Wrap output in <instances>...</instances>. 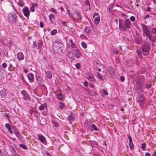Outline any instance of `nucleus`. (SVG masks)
Returning <instances> with one entry per match:
<instances>
[{"mask_svg": "<svg viewBox=\"0 0 156 156\" xmlns=\"http://www.w3.org/2000/svg\"><path fill=\"white\" fill-rule=\"evenodd\" d=\"M149 16H150L149 14H147L144 17V20H145L147 18H148Z\"/></svg>", "mask_w": 156, "mask_h": 156, "instance_id": "13d9d810", "label": "nucleus"}, {"mask_svg": "<svg viewBox=\"0 0 156 156\" xmlns=\"http://www.w3.org/2000/svg\"><path fill=\"white\" fill-rule=\"evenodd\" d=\"M85 4L86 5H88L89 6L90 9V5L89 4V2L88 0H86V1Z\"/></svg>", "mask_w": 156, "mask_h": 156, "instance_id": "a19ab883", "label": "nucleus"}, {"mask_svg": "<svg viewBox=\"0 0 156 156\" xmlns=\"http://www.w3.org/2000/svg\"><path fill=\"white\" fill-rule=\"evenodd\" d=\"M87 79L91 81H93L94 80V77L93 75L91 74H89L87 77Z\"/></svg>", "mask_w": 156, "mask_h": 156, "instance_id": "6ab92c4d", "label": "nucleus"}, {"mask_svg": "<svg viewBox=\"0 0 156 156\" xmlns=\"http://www.w3.org/2000/svg\"><path fill=\"white\" fill-rule=\"evenodd\" d=\"M100 20V19L99 16H98L96 17L94 20L95 24L96 25H98L99 23Z\"/></svg>", "mask_w": 156, "mask_h": 156, "instance_id": "b1692460", "label": "nucleus"}, {"mask_svg": "<svg viewBox=\"0 0 156 156\" xmlns=\"http://www.w3.org/2000/svg\"><path fill=\"white\" fill-rule=\"evenodd\" d=\"M76 68L77 69H79L80 67V65L79 63H77L75 65Z\"/></svg>", "mask_w": 156, "mask_h": 156, "instance_id": "e433bc0d", "label": "nucleus"}, {"mask_svg": "<svg viewBox=\"0 0 156 156\" xmlns=\"http://www.w3.org/2000/svg\"><path fill=\"white\" fill-rule=\"evenodd\" d=\"M150 49V48L148 43L144 44L142 46V50L143 55H148Z\"/></svg>", "mask_w": 156, "mask_h": 156, "instance_id": "20e7f679", "label": "nucleus"}, {"mask_svg": "<svg viewBox=\"0 0 156 156\" xmlns=\"http://www.w3.org/2000/svg\"><path fill=\"white\" fill-rule=\"evenodd\" d=\"M38 5V4L37 3H33L31 5L32 7H35L37 6Z\"/></svg>", "mask_w": 156, "mask_h": 156, "instance_id": "a18cd8bd", "label": "nucleus"}, {"mask_svg": "<svg viewBox=\"0 0 156 156\" xmlns=\"http://www.w3.org/2000/svg\"><path fill=\"white\" fill-rule=\"evenodd\" d=\"M151 10V8L148 7L147 9V11L148 12H150Z\"/></svg>", "mask_w": 156, "mask_h": 156, "instance_id": "680f3d73", "label": "nucleus"}, {"mask_svg": "<svg viewBox=\"0 0 156 156\" xmlns=\"http://www.w3.org/2000/svg\"><path fill=\"white\" fill-rule=\"evenodd\" d=\"M56 95L57 98L60 101H62L63 99L65 98V95L61 93H58Z\"/></svg>", "mask_w": 156, "mask_h": 156, "instance_id": "2eb2a0df", "label": "nucleus"}, {"mask_svg": "<svg viewBox=\"0 0 156 156\" xmlns=\"http://www.w3.org/2000/svg\"><path fill=\"white\" fill-rule=\"evenodd\" d=\"M67 56L68 58L70 59L71 62L74 61L75 59L74 58V55L73 52L72 51H69L67 54Z\"/></svg>", "mask_w": 156, "mask_h": 156, "instance_id": "f8f14e48", "label": "nucleus"}, {"mask_svg": "<svg viewBox=\"0 0 156 156\" xmlns=\"http://www.w3.org/2000/svg\"><path fill=\"white\" fill-rule=\"evenodd\" d=\"M8 19L12 23H15L18 20V18L16 14L15 13H10L8 15Z\"/></svg>", "mask_w": 156, "mask_h": 156, "instance_id": "39448f33", "label": "nucleus"}, {"mask_svg": "<svg viewBox=\"0 0 156 156\" xmlns=\"http://www.w3.org/2000/svg\"><path fill=\"white\" fill-rule=\"evenodd\" d=\"M130 20L132 22H134L135 20V19L134 16H131L130 18Z\"/></svg>", "mask_w": 156, "mask_h": 156, "instance_id": "c03bdc74", "label": "nucleus"}, {"mask_svg": "<svg viewBox=\"0 0 156 156\" xmlns=\"http://www.w3.org/2000/svg\"><path fill=\"white\" fill-rule=\"evenodd\" d=\"M142 27V30L143 33V35H145L147 37L150 41L151 40L152 35L150 30L148 29V26L144 23L141 24Z\"/></svg>", "mask_w": 156, "mask_h": 156, "instance_id": "7ed1b4c3", "label": "nucleus"}, {"mask_svg": "<svg viewBox=\"0 0 156 156\" xmlns=\"http://www.w3.org/2000/svg\"><path fill=\"white\" fill-rule=\"evenodd\" d=\"M151 32L153 34H156V28H153L151 29Z\"/></svg>", "mask_w": 156, "mask_h": 156, "instance_id": "58836bf2", "label": "nucleus"}, {"mask_svg": "<svg viewBox=\"0 0 156 156\" xmlns=\"http://www.w3.org/2000/svg\"><path fill=\"white\" fill-rule=\"evenodd\" d=\"M67 118L69 121H71L73 119V117L72 115H70L67 117Z\"/></svg>", "mask_w": 156, "mask_h": 156, "instance_id": "c9c22d12", "label": "nucleus"}, {"mask_svg": "<svg viewBox=\"0 0 156 156\" xmlns=\"http://www.w3.org/2000/svg\"><path fill=\"white\" fill-rule=\"evenodd\" d=\"M23 12L25 16L28 17L30 16V12L28 7L25 6L22 9Z\"/></svg>", "mask_w": 156, "mask_h": 156, "instance_id": "0eeeda50", "label": "nucleus"}, {"mask_svg": "<svg viewBox=\"0 0 156 156\" xmlns=\"http://www.w3.org/2000/svg\"><path fill=\"white\" fill-rule=\"evenodd\" d=\"M152 156H156V151H154Z\"/></svg>", "mask_w": 156, "mask_h": 156, "instance_id": "774afa93", "label": "nucleus"}, {"mask_svg": "<svg viewBox=\"0 0 156 156\" xmlns=\"http://www.w3.org/2000/svg\"><path fill=\"white\" fill-rule=\"evenodd\" d=\"M22 94L24 99L26 100H29V97L28 96V94L24 90L22 91Z\"/></svg>", "mask_w": 156, "mask_h": 156, "instance_id": "dca6fc26", "label": "nucleus"}, {"mask_svg": "<svg viewBox=\"0 0 156 156\" xmlns=\"http://www.w3.org/2000/svg\"><path fill=\"white\" fill-rule=\"evenodd\" d=\"M137 55L139 58H141L142 56V54L138 50L136 51Z\"/></svg>", "mask_w": 156, "mask_h": 156, "instance_id": "79ce46f5", "label": "nucleus"}, {"mask_svg": "<svg viewBox=\"0 0 156 156\" xmlns=\"http://www.w3.org/2000/svg\"><path fill=\"white\" fill-rule=\"evenodd\" d=\"M17 57L19 60L22 61L24 58V55L22 52H20L17 54Z\"/></svg>", "mask_w": 156, "mask_h": 156, "instance_id": "4468645a", "label": "nucleus"}, {"mask_svg": "<svg viewBox=\"0 0 156 156\" xmlns=\"http://www.w3.org/2000/svg\"><path fill=\"white\" fill-rule=\"evenodd\" d=\"M75 13L76 16V18L73 17V20L74 21H80L82 19V17L81 15L80 12L77 10L75 11Z\"/></svg>", "mask_w": 156, "mask_h": 156, "instance_id": "423d86ee", "label": "nucleus"}, {"mask_svg": "<svg viewBox=\"0 0 156 156\" xmlns=\"http://www.w3.org/2000/svg\"><path fill=\"white\" fill-rule=\"evenodd\" d=\"M63 45L62 43L58 41H55L53 43L52 47L53 52L55 54H59L62 51Z\"/></svg>", "mask_w": 156, "mask_h": 156, "instance_id": "f257e3e1", "label": "nucleus"}, {"mask_svg": "<svg viewBox=\"0 0 156 156\" xmlns=\"http://www.w3.org/2000/svg\"><path fill=\"white\" fill-rule=\"evenodd\" d=\"M40 26L42 28L44 27V23L43 22H40Z\"/></svg>", "mask_w": 156, "mask_h": 156, "instance_id": "6e6d98bb", "label": "nucleus"}, {"mask_svg": "<svg viewBox=\"0 0 156 156\" xmlns=\"http://www.w3.org/2000/svg\"><path fill=\"white\" fill-rule=\"evenodd\" d=\"M14 133L20 141H22L23 138L19 130L17 129H16L14 131Z\"/></svg>", "mask_w": 156, "mask_h": 156, "instance_id": "9d476101", "label": "nucleus"}, {"mask_svg": "<svg viewBox=\"0 0 156 156\" xmlns=\"http://www.w3.org/2000/svg\"><path fill=\"white\" fill-rule=\"evenodd\" d=\"M102 91H103V92L104 94L105 95H108V93L107 92L106 90H105V89H102L101 90Z\"/></svg>", "mask_w": 156, "mask_h": 156, "instance_id": "ea45409f", "label": "nucleus"}, {"mask_svg": "<svg viewBox=\"0 0 156 156\" xmlns=\"http://www.w3.org/2000/svg\"><path fill=\"white\" fill-rule=\"evenodd\" d=\"M19 146L20 147L22 148L24 150H27L28 149L27 147L25 144H21L19 145Z\"/></svg>", "mask_w": 156, "mask_h": 156, "instance_id": "393cba45", "label": "nucleus"}, {"mask_svg": "<svg viewBox=\"0 0 156 156\" xmlns=\"http://www.w3.org/2000/svg\"><path fill=\"white\" fill-rule=\"evenodd\" d=\"M2 67L5 68H6L7 67V64L5 63H3L2 65Z\"/></svg>", "mask_w": 156, "mask_h": 156, "instance_id": "603ef678", "label": "nucleus"}, {"mask_svg": "<svg viewBox=\"0 0 156 156\" xmlns=\"http://www.w3.org/2000/svg\"><path fill=\"white\" fill-rule=\"evenodd\" d=\"M30 9L32 12H34L35 11V9L34 7L31 6L30 8Z\"/></svg>", "mask_w": 156, "mask_h": 156, "instance_id": "4d7b16f0", "label": "nucleus"}, {"mask_svg": "<svg viewBox=\"0 0 156 156\" xmlns=\"http://www.w3.org/2000/svg\"><path fill=\"white\" fill-rule=\"evenodd\" d=\"M38 137L41 142L44 144H46L47 141L45 137L41 134H39L38 136Z\"/></svg>", "mask_w": 156, "mask_h": 156, "instance_id": "1a4fd4ad", "label": "nucleus"}, {"mask_svg": "<svg viewBox=\"0 0 156 156\" xmlns=\"http://www.w3.org/2000/svg\"><path fill=\"white\" fill-rule=\"evenodd\" d=\"M72 51L74 53L75 56L78 58L81 56V53L80 50L78 48L73 49Z\"/></svg>", "mask_w": 156, "mask_h": 156, "instance_id": "6e6552de", "label": "nucleus"}, {"mask_svg": "<svg viewBox=\"0 0 156 156\" xmlns=\"http://www.w3.org/2000/svg\"><path fill=\"white\" fill-rule=\"evenodd\" d=\"M55 18L54 15L53 13L51 14L49 16V18L50 21H51L52 20V18Z\"/></svg>", "mask_w": 156, "mask_h": 156, "instance_id": "c756f323", "label": "nucleus"}, {"mask_svg": "<svg viewBox=\"0 0 156 156\" xmlns=\"http://www.w3.org/2000/svg\"><path fill=\"white\" fill-rule=\"evenodd\" d=\"M81 45L82 47L84 49L86 48L87 46V44L84 42L82 43Z\"/></svg>", "mask_w": 156, "mask_h": 156, "instance_id": "2f4dec72", "label": "nucleus"}, {"mask_svg": "<svg viewBox=\"0 0 156 156\" xmlns=\"http://www.w3.org/2000/svg\"><path fill=\"white\" fill-rule=\"evenodd\" d=\"M151 1L153 2L154 4L156 5V0H151Z\"/></svg>", "mask_w": 156, "mask_h": 156, "instance_id": "338daca9", "label": "nucleus"}, {"mask_svg": "<svg viewBox=\"0 0 156 156\" xmlns=\"http://www.w3.org/2000/svg\"><path fill=\"white\" fill-rule=\"evenodd\" d=\"M57 31L56 29L53 30L51 32V35H54L56 34Z\"/></svg>", "mask_w": 156, "mask_h": 156, "instance_id": "473e14b6", "label": "nucleus"}, {"mask_svg": "<svg viewBox=\"0 0 156 156\" xmlns=\"http://www.w3.org/2000/svg\"><path fill=\"white\" fill-rule=\"evenodd\" d=\"M36 78L37 83L39 85L41 84L44 82V80L42 77L40 75H36Z\"/></svg>", "mask_w": 156, "mask_h": 156, "instance_id": "9b49d317", "label": "nucleus"}, {"mask_svg": "<svg viewBox=\"0 0 156 156\" xmlns=\"http://www.w3.org/2000/svg\"><path fill=\"white\" fill-rule=\"evenodd\" d=\"M137 101L139 103L142 104L144 101V98L143 96H141L138 98Z\"/></svg>", "mask_w": 156, "mask_h": 156, "instance_id": "412c9836", "label": "nucleus"}, {"mask_svg": "<svg viewBox=\"0 0 156 156\" xmlns=\"http://www.w3.org/2000/svg\"><path fill=\"white\" fill-rule=\"evenodd\" d=\"M99 15L98 13H95L94 14L93 17L94 18L95 16H98Z\"/></svg>", "mask_w": 156, "mask_h": 156, "instance_id": "e2e57ef3", "label": "nucleus"}, {"mask_svg": "<svg viewBox=\"0 0 156 156\" xmlns=\"http://www.w3.org/2000/svg\"><path fill=\"white\" fill-rule=\"evenodd\" d=\"M18 4L21 7H23L25 5L24 2L22 1H21L20 0H19Z\"/></svg>", "mask_w": 156, "mask_h": 156, "instance_id": "bb28decb", "label": "nucleus"}, {"mask_svg": "<svg viewBox=\"0 0 156 156\" xmlns=\"http://www.w3.org/2000/svg\"><path fill=\"white\" fill-rule=\"evenodd\" d=\"M53 124H54L55 126L56 127H58L59 126L58 124L55 122H53Z\"/></svg>", "mask_w": 156, "mask_h": 156, "instance_id": "5fc2aeb1", "label": "nucleus"}, {"mask_svg": "<svg viewBox=\"0 0 156 156\" xmlns=\"http://www.w3.org/2000/svg\"><path fill=\"white\" fill-rule=\"evenodd\" d=\"M27 77L30 83H32L34 82V76L32 73H28L27 75Z\"/></svg>", "mask_w": 156, "mask_h": 156, "instance_id": "ddd939ff", "label": "nucleus"}, {"mask_svg": "<svg viewBox=\"0 0 156 156\" xmlns=\"http://www.w3.org/2000/svg\"><path fill=\"white\" fill-rule=\"evenodd\" d=\"M51 11L54 13H56L57 11L56 10L53 8H51L50 9Z\"/></svg>", "mask_w": 156, "mask_h": 156, "instance_id": "37998d69", "label": "nucleus"}, {"mask_svg": "<svg viewBox=\"0 0 156 156\" xmlns=\"http://www.w3.org/2000/svg\"><path fill=\"white\" fill-rule=\"evenodd\" d=\"M92 30L91 27L90 26H87L84 29V31L87 34H90Z\"/></svg>", "mask_w": 156, "mask_h": 156, "instance_id": "f3484780", "label": "nucleus"}, {"mask_svg": "<svg viewBox=\"0 0 156 156\" xmlns=\"http://www.w3.org/2000/svg\"><path fill=\"white\" fill-rule=\"evenodd\" d=\"M59 107L60 109H63L65 107V104L63 102H60L59 103Z\"/></svg>", "mask_w": 156, "mask_h": 156, "instance_id": "5701e85b", "label": "nucleus"}, {"mask_svg": "<svg viewBox=\"0 0 156 156\" xmlns=\"http://www.w3.org/2000/svg\"><path fill=\"white\" fill-rule=\"evenodd\" d=\"M71 46L72 48H73L72 49H73L77 48L76 47V45L74 43H72L71 44Z\"/></svg>", "mask_w": 156, "mask_h": 156, "instance_id": "4c0bfd02", "label": "nucleus"}, {"mask_svg": "<svg viewBox=\"0 0 156 156\" xmlns=\"http://www.w3.org/2000/svg\"><path fill=\"white\" fill-rule=\"evenodd\" d=\"M150 156V153L148 152H147L145 153V156Z\"/></svg>", "mask_w": 156, "mask_h": 156, "instance_id": "0e129e2a", "label": "nucleus"}, {"mask_svg": "<svg viewBox=\"0 0 156 156\" xmlns=\"http://www.w3.org/2000/svg\"><path fill=\"white\" fill-rule=\"evenodd\" d=\"M45 73H46V76L47 78L49 79H51V78L52 77V74L50 71H45Z\"/></svg>", "mask_w": 156, "mask_h": 156, "instance_id": "aec40b11", "label": "nucleus"}, {"mask_svg": "<svg viewBox=\"0 0 156 156\" xmlns=\"http://www.w3.org/2000/svg\"><path fill=\"white\" fill-rule=\"evenodd\" d=\"M45 107V108H47V105L45 103L40 106L39 107V109L40 111L44 110Z\"/></svg>", "mask_w": 156, "mask_h": 156, "instance_id": "4be33fe9", "label": "nucleus"}, {"mask_svg": "<svg viewBox=\"0 0 156 156\" xmlns=\"http://www.w3.org/2000/svg\"><path fill=\"white\" fill-rule=\"evenodd\" d=\"M11 153L13 156H14L16 154H17V153L16 152L15 149L13 147L11 148Z\"/></svg>", "mask_w": 156, "mask_h": 156, "instance_id": "a878e982", "label": "nucleus"}, {"mask_svg": "<svg viewBox=\"0 0 156 156\" xmlns=\"http://www.w3.org/2000/svg\"><path fill=\"white\" fill-rule=\"evenodd\" d=\"M42 46V44L41 43H39L38 44V47L39 48H40Z\"/></svg>", "mask_w": 156, "mask_h": 156, "instance_id": "69168bd1", "label": "nucleus"}, {"mask_svg": "<svg viewBox=\"0 0 156 156\" xmlns=\"http://www.w3.org/2000/svg\"><path fill=\"white\" fill-rule=\"evenodd\" d=\"M120 80L122 82H123L125 80V78L123 76H121L120 77Z\"/></svg>", "mask_w": 156, "mask_h": 156, "instance_id": "8fccbe9b", "label": "nucleus"}, {"mask_svg": "<svg viewBox=\"0 0 156 156\" xmlns=\"http://www.w3.org/2000/svg\"><path fill=\"white\" fill-rule=\"evenodd\" d=\"M5 126L6 128L8 129V131L11 134H12L13 132L11 128V126L8 123H7L5 124Z\"/></svg>", "mask_w": 156, "mask_h": 156, "instance_id": "a211bd4d", "label": "nucleus"}, {"mask_svg": "<svg viewBox=\"0 0 156 156\" xmlns=\"http://www.w3.org/2000/svg\"><path fill=\"white\" fill-rule=\"evenodd\" d=\"M98 78L100 80H103V79L102 76L100 75V73H97Z\"/></svg>", "mask_w": 156, "mask_h": 156, "instance_id": "f704fd0d", "label": "nucleus"}, {"mask_svg": "<svg viewBox=\"0 0 156 156\" xmlns=\"http://www.w3.org/2000/svg\"><path fill=\"white\" fill-rule=\"evenodd\" d=\"M68 14L69 15V16L70 17H72V19H73V16H74V14L71 13L70 12H69V13H68Z\"/></svg>", "mask_w": 156, "mask_h": 156, "instance_id": "49530a36", "label": "nucleus"}, {"mask_svg": "<svg viewBox=\"0 0 156 156\" xmlns=\"http://www.w3.org/2000/svg\"><path fill=\"white\" fill-rule=\"evenodd\" d=\"M151 87V84L150 83L146 85V88L147 89L150 88Z\"/></svg>", "mask_w": 156, "mask_h": 156, "instance_id": "de8ad7c7", "label": "nucleus"}, {"mask_svg": "<svg viewBox=\"0 0 156 156\" xmlns=\"http://www.w3.org/2000/svg\"><path fill=\"white\" fill-rule=\"evenodd\" d=\"M23 71L25 73H27L28 72V70L27 68H24L23 69Z\"/></svg>", "mask_w": 156, "mask_h": 156, "instance_id": "864d4df0", "label": "nucleus"}, {"mask_svg": "<svg viewBox=\"0 0 156 156\" xmlns=\"http://www.w3.org/2000/svg\"><path fill=\"white\" fill-rule=\"evenodd\" d=\"M146 145L145 143H143L141 144V148L143 151H144L145 150Z\"/></svg>", "mask_w": 156, "mask_h": 156, "instance_id": "7c9ffc66", "label": "nucleus"}, {"mask_svg": "<svg viewBox=\"0 0 156 156\" xmlns=\"http://www.w3.org/2000/svg\"><path fill=\"white\" fill-rule=\"evenodd\" d=\"M152 41H154L155 42H156V35H155L153 37V40H152Z\"/></svg>", "mask_w": 156, "mask_h": 156, "instance_id": "052dcab7", "label": "nucleus"}, {"mask_svg": "<svg viewBox=\"0 0 156 156\" xmlns=\"http://www.w3.org/2000/svg\"><path fill=\"white\" fill-rule=\"evenodd\" d=\"M33 48H35L37 46V44L35 41H33Z\"/></svg>", "mask_w": 156, "mask_h": 156, "instance_id": "09e8293b", "label": "nucleus"}, {"mask_svg": "<svg viewBox=\"0 0 156 156\" xmlns=\"http://www.w3.org/2000/svg\"><path fill=\"white\" fill-rule=\"evenodd\" d=\"M124 24L121 23H119V29L122 31H126L128 29L130 28L131 26V22L128 19H126L124 20Z\"/></svg>", "mask_w": 156, "mask_h": 156, "instance_id": "f03ea898", "label": "nucleus"}, {"mask_svg": "<svg viewBox=\"0 0 156 156\" xmlns=\"http://www.w3.org/2000/svg\"><path fill=\"white\" fill-rule=\"evenodd\" d=\"M129 144L130 149L131 150H133V149L134 147V145L133 142L131 143H129Z\"/></svg>", "mask_w": 156, "mask_h": 156, "instance_id": "c85d7f7f", "label": "nucleus"}, {"mask_svg": "<svg viewBox=\"0 0 156 156\" xmlns=\"http://www.w3.org/2000/svg\"><path fill=\"white\" fill-rule=\"evenodd\" d=\"M91 128L93 130H95V131H98V128L97 127H96L95 125L94 124H93L91 125Z\"/></svg>", "mask_w": 156, "mask_h": 156, "instance_id": "cd10ccee", "label": "nucleus"}, {"mask_svg": "<svg viewBox=\"0 0 156 156\" xmlns=\"http://www.w3.org/2000/svg\"><path fill=\"white\" fill-rule=\"evenodd\" d=\"M62 25L64 26V27H65L67 26L66 23V22H62Z\"/></svg>", "mask_w": 156, "mask_h": 156, "instance_id": "bf43d9fd", "label": "nucleus"}, {"mask_svg": "<svg viewBox=\"0 0 156 156\" xmlns=\"http://www.w3.org/2000/svg\"><path fill=\"white\" fill-rule=\"evenodd\" d=\"M128 137L129 140V143H131L133 142V140L131 136L129 135H127Z\"/></svg>", "mask_w": 156, "mask_h": 156, "instance_id": "72a5a7b5", "label": "nucleus"}, {"mask_svg": "<svg viewBox=\"0 0 156 156\" xmlns=\"http://www.w3.org/2000/svg\"><path fill=\"white\" fill-rule=\"evenodd\" d=\"M80 37L82 39H86L87 38V37L83 34L80 35Z\"/></svg>", "mask_w": 156, "mask_h": 156, "instance_id": "3c124183", "label": "nucleus"}]
</instances>
